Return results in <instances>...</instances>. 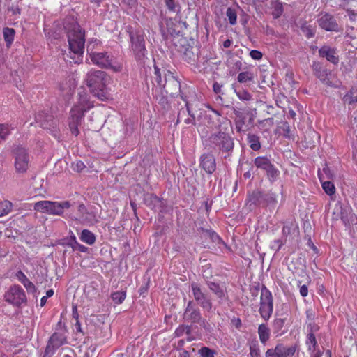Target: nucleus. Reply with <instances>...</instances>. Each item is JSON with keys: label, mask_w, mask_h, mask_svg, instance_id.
Here are the masks:
<instances>
[{"label": "nucleus", "mask_w": 357, "mask_h": 357, "mask_svg": "<svg viewBox=\"0 0 357 357\" xmlns=\"http://www.w3.org/2000/svg\"><path fill=\"white\" fill-rule=\"evenodd\" d=\"M73 243L71 244L73 250H77L82 252H85L87 250V248L83 245L79 244L77 241L75 236L73 237Z\"/></svg>", "instance_id": "44"}, {"label": "nucleus", "mask_w": 357, "mask_h": 357, "mask_svg": "<svg viewBox=\"0 0 357 357\" xmlns=\"http://www.w3.org/2000/svg\"><path fill=\"white\" fill-rule=\"evenodd\" d=\"M264 206L275 208L278 202L276 194L273 192L264 193Z\"/></svg>", "instance_id": "27"}, {"label": "nucleus", "mask_w": 357, "mask_h": 357, "mask_svg": "<svg viewBox=\"0 0 357 357\" xmlns=\"http://www.w3.org/2000/svg\"><path fill=\"white\" fill-rule=\"evenodd\" d=\"M317 23L321 29L327 31L337 32L339 31V26L335 18L328 13L321 15L317 20Z\"/></svg>", "instance_id": "18"}, {"label": "nucleus", "mask_w": 357, "mask_h": 357, "mask_svg": "<svg viewBox=\"0 0 357 357\" xmlns=\"http://www.w3.org/2000/svg\"><path fill=\"white\" fill-rule=\"evenodd\" d=\"M258 333L260 341L262 343H265L270 337V331L265 324H261L258 328Z\"/></svg>", "instance_id": "32"}, {"label": "nucleus", "mask_w": 357, "mask_h": 357, "mask_svg": "<svg viewBox=\"0 0 357 357\" xmlns=\"http://www.w3.org/2000/svg\"><path fill=\"white\" fill-rule=\"evenodd\" d=\"M186 329L185 325L179 326L174 331V335L176 337H181L185 334V331Z\"/></svg>", "instance_id": "51"}, {"label": "nucleus", "mask_w": 357, "mask_h": 357, "mask_svg": "<svg viewBox=\"0 0 357 357\" xmlns=\"http://www.w3.org/2000/svg\"><path fill=\"white\" fill-rule=\"evenodd\" d=\"M79 218L77 220L84 225H94L98 222L96 214L93 211H88L84 204L78 206Z\"/></svg>", "instance_id": "19"}, {"label": "nucleus", "mask_w": 357, "mask_h": 357, "mask_svg": "<svg viewBox=\"0 0 357 357\" xmlns=\"http://www.w3.org/2000/svg\"><path fill=\"white\" fill-rule=\"evenodd\" d=\"M201 357H214L215 351L207 347H203L198 351Z\"/></svg>", "instance_id": "39"}, {"label": "nucleus", "mask_w": 357, "mask_h": 357, "mask_svg": "<svg viewBox=\"0 0 357 357\" xmlns=\"http://www.w3.org/2000/svg\"><path fill=\"white\" fill-rule=\"evenodd\" d=\"M85 165L83 162L77 161L75 164H74V170L77 172H81L85 168Z\"/></svg>", "instance_id": "54"}, {"label": "nucleus", "mask_w": 357, "mask_h": 357, "mask_svg": "<svg viewBox=\"0 0 357 357\" xmlns=\"http://www.w3.org/2000/svg\"><path fill=\"white\" fill-rule=\"evenodd\" d=\"M75 326L77 332L83 333L79 321H76V322L75 324Z\"/></svg>", "instance_id": "62"}, {"label": "nucleus", "mask_w": 357, "mask_h": 357, "mask_svg": "<svg viewBox=\"0 0 357 357\" xmlns=\"http://www.w3.org/2000/svg\"><path fill=\"white\" fill-rule=\"evenodd\" d=\"M155 79L158 84L165 89L167 92H170L171 94H175L176 92L174 91V89L175 91L178 90V92L180 95L183 93L182 91L181 90V84L180 82L175 78L172 75L169 74L167 75L165 73V79L162 80V73L158 67H155Z\"/></svg>", "instance_id": "7"}, {"label": "nucleus", "mask_w": 357, "mask_h": 357, "mask_svg": "<svg viewBox=\"0 0 357 357\" xmlns=\"http://www.w3.org/2000/svg\"><path fill=\"white\" fill-rule=\"evenodd\" d=\"M89 57L93 64L101 68H113V56L109 54L108 52H91Z\"/></svg>", "instance_id": "17"}, {"label": "nucleus", "mask_w": 357, "mask_h": 357, "mask_svg": "<svg viewBox=\"0 0 357 357\" xmlns=\"http://www.w3.org/2000/svg\"><path fill=\"white\" fill-rule=\"evenodd\" d=\"M66 343V337L61 333H54L48 341L45 352L54 351Z\"/></svg>", "instance_id": "20"}, {"label": "nucleus", "mask_w": 357, "mask_h": 357, "mask_svg": "<svg viewBox=\"0 0 357 357\" xmlns=\"http://www.w3.org/2000/svg\"><path fill=\"white\" fill-rule=\"evenodd\" d=\"M248 142L252 150L258 151L260 149L261 144L259 142V137L257 135L249 133L248 135Z\"/></svg>", "instance_id": "31"}, {"label": "nucleus", "mask_w": 357, "mask_h": 357, "mask_svg": "<svg viewBox=\"0 0 357 357\" xmlns=\"http://www.w3.org/2000/svg\"><path fill=\"white\" fill-rule=\"evenodd\" d=\"M126 297V291H116L112 294L111 298L116 304H121Z\"/></svg>", "instance_id": "36"}, {"label": "nucleus", "mask_w": 357, "mask_h": 357, "mask_svg": "<svg viewBox=\"0 0 357 357\" xmlns=\"http://www.w3.org/2000/svg\"><path fill=\"white\" fill-rule=\"evenodd\" d=\"M237 79L240 83H245L248 81H253L254 75L248 71L242 72L238 74Z\"/></svg>", "instance_id": "37"}, {"label": "nucleus", "mask_w": 357, "mask_h": 357, "mask_svg": "<svg viewBox=\"0 0 357 357\" xmlns=\"http://www.w3.org/2000/svg\"><path fill=\"white\" fill-rule=\"evenodd\" d=\"M322 188L325 192L328 195H332L335 193V188L333 183L331 181L322 182Z\"/></svg>", "instance_id": "41"}, {"label": "nucleus", "mask_w": 357, "mask_h": 357, "mask_svg": "<svg viewBox=\"0 0 357 357\" xmlns=\"http://www.w3.org/2000/svg\"><path fill=\"white\" fill-rule=\"evenodd\" d=\"M207 285L208 289L213 294H215L220 301H222V298L225 296V291L219 284L213 282H208Z\"/></svg>", "instance_id": "26"}, {"label": "nucleus", "mask_w": 357, "mask_h": 357, "mask_svg": "<svg viewBox=\"0 0 357 357\" xmlns=\"http://www.w3.org/2000/svg\"><path fill=\"white\" fill-rule=\"evenodd\" d=\"M340 219L346 227L357 223V217L349 207L340 208Z\"/></svg>", "instance_id": "22"}, {"label": "nucleus", "mask_w": 357, "mask_h": 357, "mask_svg": "<svg viewBox=\"0 0 357 357\" xmlns=\"http://www.w3.org/2000/svg\"><path fill=\"white\" fill-rule=\"evenodd\" d=\"M183 319L192 324H199L204 328H206L208 324L205 319H202L200 310L192 301H188L187 304L183 313Z\"/></svg>", "instance_id": "12"}, {"label": "nucleus", "mask_w": 357, "mask_h": 357, "mask_svg": "<svg viewBox=\"0 0 357 357\" xmlns=\"http://www.w3.org/2000/svg\"><path fill=\"white\" fill-rule=\"evenodd\" d=\"M296 232H298V227L292 222H287L282 228V234L286 237Z\"/></svg>", "instance_id": "35"}, {"label": "nucleus", "mask_w": 357, "mask_h": 357, "mask_svg": "<svg viewBox=\"0 0 357 357\" xmlns=\"http://www.w3.org/2000/svg\"><path fill=\"white\" fill-rule=\"evenodd\" d=\"M165 4L170 10H174L175 8L174 0H165Z\"/></svg>", "instance_id": "57"}, {"label": "nucleus", "mask_w": 357, "mask_h": 357, "mask_svg": "<svg viewBox=\"0 0 357 357\" xmlns=\"http://www.w3.org/2000/svg\"><path fill=\"white\" fill-rule=\"evenodd\" d=\"M23 285L29 292L35 293L36 291V288L35 285L29 279L26 281H25Z\"/></svg>", "instance_id": "47"}, {"label": "nucleus", "mask_w": 357, "mask_h": 357, "mask_svg": "<svg viewBox=\"0 0 357 357\" xmlns=\"http://www.w3.org/2000/svg\"><path fill=\"white\" fill-rule=\"evenodd\" d=\"M68 41L69 45V52L64 59L70 63H79L82 61L84 48V32L80 26L73 22L68 29Z\"/></svg>", "instance_id": "1"}, {"label": "nucleus", "mask_w": 357, "mask_h": 357, "mask_svg": "<svg viewBox=\"0 0 357 357\" xmlns=\"http://www.w3.org/2000/svg\"><path fill=\"white\" fill-rule=\"evenodd\" d=\"M226 15L228 17L230 24L234 25L236 24L237 15L234 9L228 8L226 11Z\"/></svg>", "instance_id": "40"}, {"label": "nucleus", "mask_w": 357, "mask_h": 357, "mask_svg": "<svg viewBox=\"0 0 357 357\" xmlns=\"http://www.w3.org/2000/svg\"><path fill=\"white\" fill-rule=\"evenodd\" d=\"M109 79L105 72L98 70H91L86 74L85 82L90 92L100 100L107 98V83Z\"/></svg>", "instance_id": "3"}, {"label": "nucleus", "mask_w": 357, "mask_h": 357, "mask_svg": "<svg viewBox=\"0 0 357 357\" xmlns=\"http://www.w3.org/2000/svg\"><path fill=\"white\" fill-rule=\"evenodd\" d=\"M15 277L22 284L28 280V278L22 271H18L15 274Z\"/></svg>", "instance_id": "52"}, {"label": "nucleus", "mask_w": 357, "mask_h": 357, "mask_svg": "<svg viewBox=\"0 0 357 357\" xmlns=\"http://www.w3.org/2000/svg\"><path fill=\"white\" fill-rule=\"evenodd\" d=\"M250 56L255 60H260L262 58L263 54L260 51L253 50L250 51Z\"/></svg>", "instance_id": "50"}, {"label": "nucleus", "mask_w": 357, "mask_h": 357, "mask_svg": "<svg viewBox=\"0 0 357 357\" xmlns=\"http://www.w3.org/2000/svg\"><path fill=\"white\" fill-rule=\"evenodd\" d=\"M250 354L251 357H260V352L257 345H250Z\"/></svg>", "instance_id": "48"}, {"label": "nucleus", "mask_w": 357, "mask_h": 357, "mask_svg": "<svg viewBox=\"0 0 357 357\" xmlns=\"http://www.w3.org/2000/svg\"><path fill=\"white\" fill-rule=\"evenodd\" d=\"M260 123L261 124L268 123L270 126H273V118H268L266 119L261 121Z\"/></svg>", "instance_id": "61"}, {"label": "nucleus", "mask_w": 357, "mask_h": 357, "mask_svg": "<svg viewBox=\"0 0 357 357\" xmlns=\"http://www.w3.org/2000/svg\"><path fill=\"white\" fill-rule=\"evenodd\" d=\"M343 101L349 105L357 102V87H352L343 97Z\"/></svg>", "instance_id": "29"}, {"label": "nucleus", "mask_w": 357, "mask_h": 357, "mask_svg": "<svg viewBox=\"0 0 357 357\" xmlns=\"http://www.w3.org/2000/svg\"><path fill=\"white\" fill-rule=\"evenodd\" d=\"M209 142L215 149L218 150L219 154L222 158L226 159L231 155L234 148V141L227 128L220 126L218 132L210 135Z\"/></svg>", "instance_id": "4"}, {"label": "nucleus", "mask_w": 357, "mask_h": 357, "mask_svg": "<svg viewBox=\"0 0 357 357\" xmlns=\"http://www.w3.org/2000/svg\"><path fill=\"white\" fill-rule=\"evenodd\" d=\"M238 98L241 100H250L252 98V96L247 91L241 89L236 91Z\"/></svg>", "instance_id": "45"}, {"label": "nucleus", "mask_w": 357, "mask_h": 357, "mask_svg": "<svg viewBox=\"0 0 357 357\" xmlns=\"http://www.w3.org/2000/svg\"><path fill=\"white\" fill-rule=\"evenodd\" d=\"M71 206L69 201L64 202H52L40 201L34 204V210L43 213H47L53 215H62L65 209Z\"/></svg>", "instance_id": "5"}, {"label": "nucleus", "mask_w": 357, "mask_h": 357, "mask_svg": "<svg viewBox=\"0 0 357 357\" xmlns=\"http://www.w3.org/2000/svg\"><path fill=\"white\" fill-rule=\"evenodd\" d=\"M284 319L278 318L274 320V326L275 327L280 330L284 326Z\"/></svg>", "instance_id": "53"}, {"label": "nucleus", "mask_w": 357, "mask_h": 357, "mask_svg": "<svg viewBox=\"0 0 357 357\" xmlns=\"http://www.w3.org/2000/svg\"><path fill=\"white\" fill-rule=\"evenodd\" d=\"M93 105L89 99L88 94L84 89H79L77 94V101L70 111L69 127L71 133L77 136L79 133L78 126L82 124L84 114Z\"/></svg>", "instance_id": "2"}, {"label": "nucleus", "mask_w": 357, "mask_h": 357, "mask_svg": "<svg viewBox=\"0 0 357 357\" xmlns=\"http://www.w3.org/2000/svg\"><path fill=\"white\" fill-rule=\"evenodd\" d=\"M282 12L283 9L282 5H278L275 6L274 10L272 13V15L275 19H277L281 16Z\"/></svg>", "instance_id": "49"}, {"label": "nucleus", "mask_w": 357, "mask_h": 357, "mask_svg": "<svg viewBox=\"0 0 357 357\" xmlns=\"http://www.w3.org/2000/svg\"><path fill=\"white\" fill-rule=\"evenodd\" d=\"M13 208V204L10 201L5 200L0 202V217L5 216L10 213Z\"/></svg>", "instance_id": "34"}, {"label": "nucleus", "mask_w": 357, "mask_h": 357, "mask_svg": "<svg viewBox=\"0 0 357 357\" xmlns=\"http://www.w3.org/2000/svg\"><path fill=\"white\" fill-rule=\"evenodd\" d=\"M72 317L75 321H79V314L76 305L73 306Z\"/></svg>", "instance_id": "56"}, {"label": "nucleus", "mask_w": 357, "mask_h": 357, "mask_svg": "<svg viewBox=\"0 0 357 357\" xmlns=\"http://www.w3.org/2000/svg\"><path fill=\"white\" fill-rule=\"evenodd\" d=\"M179 357H190V356L188 351L183 350L180 353Z\"/></svg>", "instance_id": "64"}, {"label": "nucleus", "mask_w": 357, "mask_h": 357, "mask_svg": "<svg viewBox=\"0 0 357 357\" xmlns=\"http://www.w3.org/2000/svg\"><path fill=\"white\" fill-rule=\"evenodd\" d=\"M254 165L257 169L266 172V177L271 183H274L280 176V170L266 156H258L254 160Z\"/></svg>", "instance_id": "6"}, {"label": "nucleus", "mask_w": 357, "mask_h": 357, "mask_svg": "<svg viewBox=\"0 0 357 357\" xmlns=\"http://www.w3.org/2000/svg\"><path fill=\"white\" fill-rule=\"evenodd\" d=\"M80 239L88 245H93L96 241L95 235L88 229H84L80 235Z\"/></svg>", "instance_id": "30"}, {"label": "nucleus", "mask_w": 357, "mask_h": 357, "mask_svg": "<svg viewBox=\"0 0 357 357\" xmlns=\"http://www.w3.org/2000/svg\"><path fill=\"white\" fill-rule=\"evenodd\" d=\"M319 55L321 57H324L327 61L331 62L333 64L338 63V56H336V52L334 49H331L328 46H324L319 50Z\"/></svg>", "instance_id": "24"}, {"label": "nucleus", "mask_w": 357, "mask_h": 357, "mask_svg": "<svg viewBox=\"0 0 357 357\" xmlns=\"http://www.w3.org/2000/svg\"><path fill=\"white\" fill-rule=\"evenodd\" d=\"M191 290L197 304L202 309L208 312L211 311L213 307L211 299L202 290L199 285L196 282L192 283Z\"/></svg>", "instance_id": "14"}, {"label": "nucleus", "mask_w": 357, "mask_h": 357, "mask_svg": "<svg viewBox=\"0 0 357 357\" xmlns=\"http://www.w3.org/2000/svg\"><path fill=\"white\" fill-rule=\"evenodd\" d=\"M200 167L207 174H213L216 169L215 159L211 153H204L200 157Z\"/></svg>", "instance_id": "21"}, {"label": "nucleus", "mask_w": 357, "mask_h": 357, "mask_svg": "<svg viewBox=\"0 0 357 357\" xmlns=\"http://www.w3.org/2000/svg\"><path fill=\"white\" fill-rule=\"evenodd\" d=\"M5 300L6 302L17 307L26 305L27 302L25 292L19 285H13L10 287L5 294Z\"/></svg>", "instance_id": "11"}, {"label": "nucleus", "mask_w": 357, "mask_h": 357, "mask_svg": "<svg viewBox=\"0 0 357 357\" xmlns=\"http://www.w3.org/2000/svg\"><path fill=\"white\" fill-rule=\"evenodd\" d=\"M273 310V299L270 291L263 286L260 296L259 313L265 320H268Z\"/></svg>", "instance_id": "9"}, {"label": "nucleus", "mask_w": 357, "mask_h": 357, "mask_svg": "<svg viewBox=\"0 0 357 357\" xmlns=\"http://www.w3.org/2000/svg\"><path fill=\"white\" fill-rule=\"evenodd\" d=\"M315 75L325 84L330 86L331 82L328 77V73L326 70L321 69L317 66L314 68Z\"/></svg>", "instance_id": "33"}, {"label": "nucleus", "mask_w": 357, "mask_h": 357, "mask_svg": "<svg viewBox=\"0 0 357 357\" xmlns=\"http://www.w3.org/2000/svg\"><path fill=\"white\" fill-rule=\"evenodd\" d=\"M4 40L7 47H10L13 43L15 35V31L13 28L6 27L3 30Z\"/></svg>", "instance_id": "28"}, {"label": "nucleus", "mask_w": 357, "mask_h": 357, "mask_svg": "<svg viewBox=\"0 0 357 357\" xmlns=\"http://www.w3.org/2000/svg\"><path fill=\"white\" fill-rule=\"evenodd\" d=\"M306 344L307 345L308 351L310 354L315 351H321L317 346V342L316 337L313 333L312 328H310V331L308 333L306 340Z\"/></svg>", "instance_id": "25"}, {"label": "nucleus", "mask_w": 357, "mask_h": 357, "mask_svg": "<svg viewBox=\"0 0 357 357\" xmlns=\"http://www.w3.org/2000/svg\"><path fill=\"white\" fill-rule=\"evenodd\" d=\"M180 96H181V98L185 102V106L187 107L188 112L189 115L190 116V117L185 119V122L187 124H189V123L195 124V116L193 114H191V112L190 111L188 102L186 100L185 97L183 96V93H181Z\"/></svg>", "instance_id": "42"}, {"label": "nucleus", "mask_w": 357, "mask_h": 357, "mask_svg": "<svg viewBox=\"0 0 357 357\" xmlns=\"http://www.w3.org/2000/svg\"><path fill=\"white\" fill-rule=\"evenodd\" d=\"M178 52L181 54L182 58L188 63H195L198 59L199 50L196 47L191 46L185 39L180 40V45L178 47Z\"/></svg>", "instance_id": "15"}, {"label": "nucleus", "mask_w": 357, "mask_h": 357, "mask_svg": "<svg viewBox=\"0 0 357 357\" xmlns=\"http://www.w3.org/2000/svg\"><path fill=\"white\" fill-rule=\"evenodd\" d=\"M231 43H232V40H231L227 39L226 40H225L223 42V47L225 48H228V47H229L231 46Z\"/></svg>", "instance_id": "63"}, {"label": "nucleus", "mask_w": 357, "mask_h": 357, "mask_svg": "<svg viewBox=\"0 0 357 357\" xmlns=\"http://www.w3.org/2000/svg\"><path fill=\"white\" fill-rule=\"evenodd\" d=\"M250 207L264 206V192L256 190L250 193L247 198Z\"/></svg>", "instance_id": "23"}, {"label": "nucleus", "mask_w": 357, "mask_h": 357, "mask_svg": "<svg viewBox=\"0 0 357 357\" xmlns=\"http://www.w3.org/2000/svg\"><path fill=\"white\" fill-rule=\"evenodd\" d=\"M310 357H331V351L327 350L325 353L323 351H315L310 354Z\"/></svg>", "instance_id": "46"}, {"label": "nucleus", "mask_w": 357, "mask_h": 357, "mask_svg": "<svg viewBox=\"0 0 357 357\" xmlns=\"http://www.w3.org/2000/svg\"><path fill=\"white\" fill-rule=\"evenodd\" d=\"M300 294L302 296L305 297L308 294V289L306 285H303L300 288Z\"/></svg>", "instance_id": "58"}, {"label": "nucleus", "mask_w": 357, "mask_h": 357, "mask_svg": "<svg viewBox=\"0 0 357 357\" xmlns=\"http://www.w3.org/2000/svg\"><path fill=\"white\" fill-rule=\"evenodd\" d=\"M10 134L9 128L4 125L0 124V143L5 140L6 137Z\"/></svg>", "instance_id": "43"}, {"label": "nucleus", "mask_w": 357, "mask_h": 357, "mask_svg": "<svg viewBox=\"0 0 357 357\" xmlns=\"http://www.w3.org/2000/svg\"><path fill=\"white\" fill-rule=\"evenodd\" d=\"M299 345L294 344L286 346L283 344H278L275 348L268 349L265 354L266 357H293L296 353L298 354Z\"/></svg>", "instance_id": "10"}, {"label": "nucleus", "mask_w": 357, "mask_h": 357, "mask_svg": "<svg viewBox=\"0 0 357 357\" xmlns=\"http://www.w3.org/2000/svg\"><path fill=\"white\" fill-rule=\"evenodd\" d=\"M130 38L136 59L138 61L142 60L144 58L146 52L143 34L139 32H130Z\"/></svg>", "instance_id": "13"}, {"label": "nucleus", "mask_w": 357, "mask_h": 357, "mask_svg": "<svg viewBox=\"0 0 357 357\" xmlns=\"http://www.w3.org/2000/svg\"><path fill=\"white\" fill-rule=\"evenodd\" d=\"M9 11L12 13L13 15H20V9L18 6H12L9 8Z\"/></svg>", "instance_id": "59"}, {"label": "nucleus", "mask_w": 357, "mask_h": 357, "mask_svg": "<svg viewBox=\"0 0 357 357\" xmlns=\"http://www.w3.org/2000/svg\"><path fill=\"white\" fill-rule=\"evenodd\" d=\"M213 88L215 93H219L221 91L222 85L219 84L218 82H215L213 84Z\"/></svg>", "instance_id": "60"}, {"label": "nucleus", "mask_w": 357, "mask_h": 357, "mask_svg": "<svg viewBox=\"0 0 357 357\" xmlns=\"http://www.w3.org/2000/svg\"><path fill=\"white\" fill-rule=\"evenodd\" d=\"M36 121L43 128L51 130L52 132H56L57 121L52 115L45 112H39L36 116ZM54 135H56V133Z\"/></svg>", "instance_id": "16"}, {"label": "nucleus", "mask_w": 357, "mask_h": 357, "mask_svg": "<svg viewBox=\"0 0 357 357\" xmlns=\"http://www.w3.org/2000/svg\"><path fill=\"white\" fill-rule=\"evenodd\" d=\"M301 29L302 32L305 35V36L308 38H312L314 36V29L311 25H309L307 23L303 24L301 26Z\"/></svg>", "instance_id": "38"}, {"label": "nucleus", "mask_w": 357, "mask_h": 357, "mask_svg": "<svg viewBox=\"0 0 357 357\" xmlns=\"http://www.w3.org/2000/svg\"><path fill=\"white\" fill-rule=\"evenodd\" d=\"M185 326H186V329L185 331V334L188 335L187 341L190 342L194 340V338L190 336L192 327H191V326H189V325H185Z\"/></svg>", "instance_id": "55"}, {"label": "nucleus", "mask_w": 357, "mask_h": 357, "mask_svg": "<svg viewBox=\"0 0 357 357\" xmlns=\"http://www.w3.org/2000/svg\"><path fill=\"white\" fill-rule=\"evenodd\" d=\"M14 166L17 173L24 174L29 169L30 157L27 150L22 146H17L13 151Z\"/></svg>", "instance_id": "8"}]
</instances>
